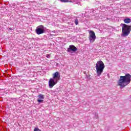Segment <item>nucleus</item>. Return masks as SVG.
Instances as JSON below:
<instances>
[{
  "label": "nucleus",
  "instance_id": "obj_11",
  "mask_svg": "<svg viewBox=\"0 0 131 131\" xmlns=\"http://www.w3.org/2000/svg\"><path fill=\"white\" fill-rule=\"evenodd\" d=\"M61 3H69V0H60Z\"/></svg>",
  "mask_w": 131,
  "mask_h": 131
},
{
  "label": "nucleus",
  "instance_id": "obj_14",
  "mask_svg": "<svg viewBox=\"0 0 131 131\" xmlns=\"http://www.w3.org/2000/svg\"><path fill=\"white\" fill-rule=\"evenodd\" d=\"M47 58H48V59H50V57H51V55L50 54H47L46 55Z\"/></svg>",
  "mask_w": 131,
  "mask_h": 131
},
{
  "label": "nucleus",
  "instance_id": "obj_2",
  "mask_svg": "<svg viewBox=\"0 0 131 131\" xmlns=\"http://www.w3.org/2000/svg\"><path fill=\"white\" fill-rule=\"evenodd\" d=\"M60 73L59 72H56L53 74L52 78H51L48 82L50 89H53V87L58 83V81L60 80Z\"/></svg>",
  "mask_w": 131,
  "mask_h": 131
},
{
  "label": "nucleus",
  "instance_id": "obj_10",
  "mask_svg": "<svg viewBox=\"0 0 131 131\" xmlns=\"http://www.w3.org/2000/svg\"><path fill=\"white\" fill-rule=\"evenodd\" d=\"M37 101L38 103H42V102H43V99H38L37 100Z\"/></svg>",
  "mask_w": 131,
  "mask_h": 131
},
{
  "label": "nucleus",
  "instance_id": "obj_12",
  "mask_svg": "<svg viewBox=\"0 0 131 131\" xmlns=\"http://www.w3.org/2000/svg\"><path fill=\"white\" fill-rule=\"evenodd\" d=\"M75 24H76V25H78V19L75 20Z\"/></svg>",
  "mask_w": 131,
  "mask_h": 131
},
{
  "label": "nucleus",
  "instance_id": "obj_3",
  "mask_svg": "<svg viewBox=\"0 0 131 131\" xmlns=\"http://www.w3.org/2000/svg\"><path fill=\"white\" fill-rule=\"evenodd\" d=\"M95 68L96 69L97 76H101L103 73V71H104V69H105V64L102 60H99L97 62Z\"/></svg>",
  "mask_w": 131,
  "mask_h": 131
},
{
  "label": "nucleus",
  "instance_id": "obj_9",
  "mask_svg": "<svg viewBox=\"0 0 131 131\" xmlns=\"http://www.w3.org/2000/svg\"><path fill=\"white\" fill-rule=\"evenodd\" d=\"M38 98L39 99L43 100L45 99V96H43L41 94H40V95H38Z\"/></svg>",
  "mask_w": 131,
  "mask_h": 131
},
{
  "label": "nucleus",
  "instance_id": "obj_7",
  "mask_svg": "<svg viewBox=\"0 0 131 131\" xmlns=\"http://www.w3.org/2000/svg\"><path fill=\"white\" fill-rule=\"evenodd\" d=\"M76 51H77V48H76L74 45H70L69 48L67 49L68 53H70L71 51L76 52Z\"/></svg>",
  "mask_w": 131,
  "mask_h": 131
},
{
  "label": "nucleus",
  "instance_id": "obj_13",
  "mask_svg": "<svg viewBox=\"0 0 131 131\" xmlns=\"http://www.w3.org/2000/svg\"><path fill=\"white\" fill-rule=\"evenodd\" d=\"M34 131H41L40 129H39V128H35L34 129Z\"/></svg>",
  "mask_w": 131,
  "mask_h": 131
},
{
  "label": "nucleus",
  "instance_id": "obj_15",
  "mask_svg": "<svg viewBox=\"0 0 131 131\" xmlns=\"http://www.w3.org/2000/svg\"><path fill=\"white\" fill-rule=\"evenodd\" d=\"M9 30H13V29H12V28H9Z\"/></svg>",
  "mask_w": 131,
  "mask_h": 131
},
{
  "label": "nucleus",
  "instance_id": "obj_4",
  "mask_svg": "<svg viewBox=\"0 0 131 131\" xmlns=\"http://www.w3.org/2000/svg\"><path fill=\"white\" fill-rule=\"evenodd\" d=\"M122 25V36H128V35L130 33L131 31V26H128L125 24H121Z\"/></svg>",
  "mask_w": 131,
  "mask_h": 131
},
{
  "label": "nucleus",
  "instance_id": "obj_5",
  "mask_svg": "<svg viewBox=\"0 0 131 131\" xmlns=\"http://www.w3.org/2000/svg\"><path fill=\"white\" fill-rule=\"evenodd\" d=\"M45 27L43 25L38 26L35 30V32L38 35L45 33Z\"/></svg>",
  "mask_w": 131,
  "mask_h": 131
},
{
  "label": "nucleus",
  "instance_id": "obj_6",
  "mask_svg": "<svg viewBox=\"0 0 131 131\" xmlns=\"http://www.w3.org/2000/svg\"><path fill=\"white\" fill-rule=\"evenodd\" d=\"M89 38L90 42H94L96 38L95 32H94L93 31H89Z\"/></svg>",
  "mask_w": 131,
  "mask_h": 131
},
{
  "label": "nucleus",
  "instance_id": "obj_8",
  "mask_svg": "<svg viewBox=\"0 0 131 131\" xmlns=\"http://www.w3.org/2000/svg\"><path fill=\"white\" fill-rule=\"evenodd\" d=\"M124 22L126 24H128V23H130V22H131L130 18H125L124 19Z\"/></svg>",
  "mask_w": 131,
  "mask_h": 131
},
{
  "label": "nucleus",
  "instance_id": "obj_1",
  "mask_svg": "<svg viewBox=\"0 0 131 131\" xmlns=\"http://www.w3.org/2000/svg\"><path fill=\"white\" fill-rule=\"evenodd\" d=\"M131 75L129 74H127L125 76H120V79L118 81V84L121 88L126 86L127 84L130 83Z\"/></svg>",
  "mask_w": 131,
  "mask_h": 131
}]
</instances>
